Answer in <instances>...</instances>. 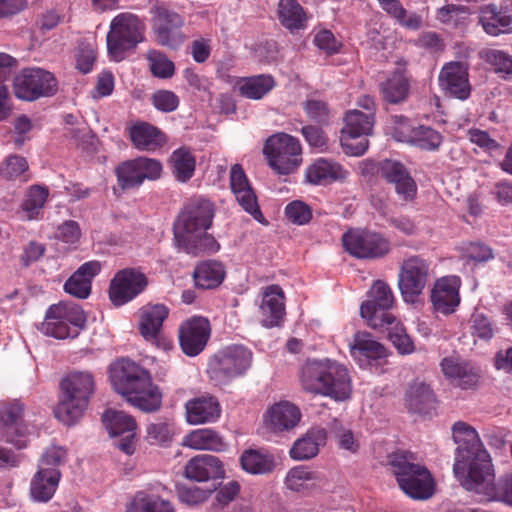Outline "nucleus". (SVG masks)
Wrapping results in <instances>:
<instances>
[{"instance_id":"1","label":"nucleus","mask_w":512,"mask_h":512,"mask_svg":"<svg viewBox=\"0 0 512 512\" xmlns=\"http://www.w3.org/2000/svg\"><path fill=\"white\" fill-rule=\"evenodd\" d=\"M452 436L457 444L453 472L465 488L480 473L487 474L492 460L478 432L471 425L463 421L454 423Z\"/></svg>"},{"instance_id":"2","label":"nucleus","mask_w":512,"mask_h":512,"mask_svg":"<svg viewBox=\"0 0 512 512\" xmlns=\"http://www.w3.org/2000/svg\"><path fill=\"white\" fill-rule=\"evenodd\" d=\"M300 383L309 393L343 401L349 398L352 385L348 369L334 360H308L301 368Z\"/></svg>"},{"instance_id":"3","label":"nucleus","mask_w":512,"mask_h":512,"mask_svg":"<svg viewBox=\"0 0 512 512\" xmlns=\"http://www.w3.org/2000/svg\"><path fill=\"white\" fill-rule=\"evenodd\" d=\"M94 387V377L90 372L69 373L60 383L61 393L54 409L55 417L65 425L77 422L87 409Z\"/></svg>"},{"instance_id":"4","label":"nucleus","mask_w":512,"mask_h":512,"mask_svg":"<svg viewBox=\"0 0 512 512\" xmlns=\"http://www.w3.org/2000/svg\"><path fill=\"white\" fill-rule=\"evenodd\" d=\"M390 464L400 489L408 497L427 500L434 495L436 483L432 474L424 465L414 462L412 454H395Z\"/></svg>"},{"instance_id":"5","label":"nucleus","mask_w":512,"mask_h":512,"mask_svg":"<svg viewBox=\"0 0 512 512\" xmlns=\"http://www.w3.org/2000/svg\"><path fill=\"white\" fill-rule=\"evenodd\" d=\"M214 217L213 203L205 198H197L187 204L174 224V240L178 248L185 252L193 250L192 238L205 232Z\"/></svg>"},{"instance_id":"6","label":"nucleus","mask_w":512,"mask_h":512,"mask_svg":"<svg viewBox=\"0 0 512 512\" xmlns=\"http://www.w3.org/2000/svg\"><path fill=\"white\" fill-rule=\"evenodd\" d=\"M252 352L243 345H229L209 361L207 372L218 384H225L244 375L252 364Z\"/></svg>"},{"instance_id":"7","label":"nucleus","mask_w":512,"mask_h":512,"mask_svg":"<svg viewBox=\"0 0 512 512\" xmlns=\"http://www.w3.org/2000/svg\"><path fill=\"white\" fill-rule=\"evenodd\" d=\"M143 31V23L134 14L121 13L115 16L107 34V49L111 59L121 61L127 50L143 41Z\"/></svg>"},{"instance_id":"8","label":"nucleus","mask_w":512,"mask_h":512,"mask_svg":"<svg viewBox=\"0 0 512 512\" xmlns=\"http://www.w3.org/2000/svg\"><path fill=\"white\" fill-rule=\"evenodd\" d=\"M85 323L86 316L79 305L57 304L48 309L40 329L57 339L75 338Z\"/></svg>"},{"instance_id":"9","label":"nucleus","mask_w":512,"mask_h":512,"mask_svg":"<svg viewBox=\"0 0 512 512\" xmlns=\"http://www.w3.org/2000/svg\"><path fill=\"white\" fill-rule=\"evenodd\" d=\"M301 152L299 140L286 133L270 136L263 148L269 166L281 175H288L298 168L302 161Z\"/></svg>"},{"instance_id":"10","label":"nucleus","mask_w":512,"mask_h":512,"mask_svg":"<svg viewBox=\"0 0 512 512\" xmlns=\"http://www.w3.org/2000/svg\"><path fill=\"white\" fill-rule=\"evenodd\" d=\"M394 295L387 283L377 280L368 292V298L360 306L361 317L375 330H383L385 323L396 318L391 312Z\"/></svg>"},{"instance_id":"11","label":"nucleus","mask_w":512,"mask_h":512,"mask_svg":"<svg viewBox=\"0 0 512 512\" xmlns=\"http://www.w3.org/2000/svg\"><path fill=\"white\" fill-rule=\"evenodd\" d=\"M14 94L24 101H35L42 97H51L58 90L55 76L42 68L21 70L13 81Z\"/></svg>"},{"instance_id":"12","label":"nucleus","mask_w":512,"mask_h":512,"mask_svg":"<svg viewBox=\"0 0 512 512\" xmlns=\"http://www.w3.org/2000/svg\"><path fill=\"white\" fill-rule=\"evenodd\" d=\"M344 127L341 131V145L346 154L361 156L368 148L367 136L371 134L374 125L372 115L360 110L346 113Z\"/></svg>"},{"instance_id":"13","label":"nucleus","mask_w":512,"mask_h":512,"mask_svg":"<svg viewBox=\"0 0 512 512\" xmlns=\"http://www.w3.org/2000/svg\"><path fill=\"white\" fill-rule=\"evenodd\" d=\"M430 273V264L420 256L405 259L398 275V286L406 303H415L422 294Z\"/></svg>"},{"instance_id":"14","label":"nucleus","mask_w":512,"mask_h":512,"mask_svg":"<svg viewBox=\"0 0 512 512\" xmlns=\"http://www.w3.org/2000/svg\"><path fill=\"white\" fill-rule=\"evenodd\" d=\"M345 250L359 259H375L390 251V244L381 234L362 229L348 230L342 236Z\"/></svg>"},{"instance_id":"15","label":"nucleus","mask_w":512,"mask_h":512,"mask_svg":"<svg viewBox=\"0 0 512 512\" xmlns=\"http://www.w3.org/2000/svg\"><path fill=\"white\" fill-rule=\"evenodd\" d=\"M102 421L109 435L114 438V445L127 455L135 451L137 423L133 416L115 409H107Z\"/></svg>"},{"instance_id":"16","label":"nucleus","mask_w":512,"mask_h":512,"mask_svg":"<svg viewBox=\"0 0 512 512\" xmlns=\"http://www.w3.org/2000/svg\"><path fill=\"white\" fill-rule=\"evenodd\" d=\"M493 465L489 466L487 474L480 473L465 489L481 495L488 501L503 502L512 507V474H506L494 481Z\"/></svg>"},{"instance_id":"17","label":"nucleus","mask_w":512,"mask_h":512,"mask_svg":"<svg viewBox=\"0 0 512 512\" xmlns=\"http://www.w3.org/2000/svg\"><path fill=\"white\" fill-rule=\"evenodd\" d=\"M183 25L184 19L180 14L163 6L155 8L152 29L158 44L179 47L185 40Z\"/></svg>"},{"instance_id":"18","label":"nucleus","mask_w":512,"mask_h":512,"mask_svg":"<svg viewBox=\"0 0 512 512\" xmlns=\"http://www.w3.org/2000/svg\"><path fill=\"white\" fill-rule=\"evenodd\" d=\"M147 284L144 273L135 268H125L111 280L109 297L114 305H124L142 293Z\"/></svg>"},{"instance_id":"19","label":"nucleus","mask_w":512,"mask_h":512,"mask_svg":"<svg viewBox=\"0 0 512 512\" xmlns=\"http://www.w3.org/2000/svg\"><path fill=\"white\" fill-rule=\"evenodd\" d=\"M284 485L288 490L303 495L333 492L332 485L324 473L304 465L291 468L286 474Z\"/></svg>"},{"instance_id":"20","label":"nucleus","mask_w":512,"mask_h":512,"mask_svg":"<svg viewBox=\"0 0 512 512\" xmlns=\"http://www.w3.org/2000/svg\"><path fill=\"white\" fill-rule=\"evenodd\" d=\"M109 377L114 390L124 397L139 384L150 379L151 375L136 362L122 358L110 366Z\"/></svg>"},{"instance_id":"21","label":"nucleus","mask_w":512,"mask_h":512,"mask_svg":"<svg viewBox=\"0 0 512 512\" xmlns=\"http://www.w3.org/2000/svg\"><path fill=\"white\" fill-rule=\"evenodd\" d=\"M440 89L445 95L466 100L471 94L468 65L460 61L445 63L438 76Z\"/></svg>"},{"instance_id":"22","label":"nucleus","mask_w":512,"mask_h":512,"mask_svg":"<svg viewBox=\"0 0 512 512\" xmlns=\"http://www.w3.org/2000/svg\"><path fill=\"white\" fill-rule=\"evenodd\" d=\"M350 353L363 369L382 366L388 356L385 346L366 332H358L355 335L353 343L350 344Z\"/></svg>"},{"instance_id":"23","label":"nucleus","mask_w":512,"mask_h":512,"mask_svg":"<svg viewBox=\"0 0 512 512\" xmlns=\"http://www.w3.org/2000/svg\"><path fill=\"white\" fill-rule=\"evenodd\" d=\"M210 334L211 326L206 318L197 316L186 320L179 328L182 351L187 356H197L206 347Z\"/></svg>"},{"instance_id":"24","label":"nucleus","mask_w":512,"mask_h":512,"mask_svg":"<svg viewBox=\"0 0 512 512\" xmlns=\"http://www.w3.org/2000/svg\"><path fill=\"white\" fill-rule=\"evenodd\" d=\"M461 279L458 276L450 275L438 279L430 295V300L436 312L443 315H450L460 305Z\"/></svg>"},{"instance_id":"25","label":"nucleus","mask_w":512,"mask_h":512,"mask_svg":"<svg viewBox=\"0 0 512 512\" xmlns=\"http://www.w3.org/2000/svg\"><path fill=\"white\" fill-rule=\"evenodd\" d=\"M379 171L383 178L395 186L400 200L408 202L415 198L417 185L401 162L391 159L383 160Z\"/></svg>"},{"instance_id":"26","label":"nucleus","mask_w":512,"mask_h":512,"mask_svg":"<svg viewBox=\"0 0 512 512\" xmlns=\"http://www.w3.org/2000/svg\"><path fill=\"white\" fill-rule=\"evenodd\" d=\"M23 405L15 401L0 407V432L6 441L18 449L27 446V438L22 426Z\"/></svg>"},{"instance_id":"27","label":"nucleus","mask_w":512,"mask_h":512,"mask_svg":"<svg viewBox=\"0 0 512 512\" xmlns=\"http://www.w3.org/2000/svg\"><path fill=\"white\" fill-rule=\"evenodd\" d=\"M230 186L239 205L247 213L251 214L255 220L263 223L264 217L258 206L256 195L249 184L243 168L239 164H235L231 168Z\"/></svg>"},{"instance_id":"28","label":"nucleus","mask_w":512,"mask_h":512,"mask_svg":"<svg viewBox=\"0 0 512 512\" xmlns=\"http://www.w3.org/2000/svg\"><path fill=\"white\" fill-rule=\"evenodd\" d=\"M261 324L266 328L279 326L285 316V295L279 285L264 288L259 307Z\"/></svg>"},{"instance_id":"29","label":"nucleus","mask_w":512,"mask_h":512,"mask_svg":"<svg viewBox=\"0 0 512 512\" xmlns=\"http://www.w3.org/2000/svg\"><path fill=\"white\" fill-rule=\"evenodd\" d=\"M186 478L196 482H207L221 479L225 476V469L221 460L210 454H201L193 457L185 466Z\"/></svg>"},{"instance_id":"30","label":"nucleus","mask_w":512,"mask_h":512,"mask_svg":"<svg viewBox=\"0 0 512 512\" xmlns=\"http://www.w3.org/2000/svg\"><path fill=\"white\" fill-rule=\"evenodd\" d=\"M185 415L190 425L214 423L221 415V407L215 397L201 396L186 402Z\"/></svg>"},{"instance_id":"31","label":"nucleus","mask_w":512,"mask_h":512,"mask_svg":"<svg viewBox=\"0 0 512 512\" xmlns=\"http://www.w3.org/2000/svg\"><path fill=\"white\" fill-rule=\"evenodd\" d=\"M347 171L336 161L328 158H317L305 171L307 181L314 185H327L346 178Z\"/></svg>"},{"instance_id":"32","label":"nucleus","mask_w":512,"mask_h":512,"mask_svg":"<svg viewBox=\"0 0 512 512\" xmlns=\"http://www.w3.org/2000/svg\"><path fill=\"white\" fill-rule=\"evenodd\" d=\"M101 268L97 260L83 263L65 282V292L80 299L87 298L91 293L92 279L99 274Z\"/></svg>"},{"instance_id":"33","label":"nucleus","mask_w":512,"mask_h":512,"mask_svg":"<svg viewBox=\"0 0 512 512\" xmlns=\"http://www.w3.org/2000/svg\"><path fill=\"white\" fill-rule=\"evenodd\" d=\"M169 309L163 304H149L140 309L139 331L145 340L157 343Z\"/></svg>"},{"instance_id":"34","label":"nucleus","mask_w":512,"mask_h":512,"mask_svg":"<svg viewBox=\"0 0 512 512\" xmlns=\"http://www.w3.org/2000/svg\"><path fill=\"white\" fill-rule=\"evenodd\" d=\"M61 473L52 467L39 468L30 483V496L34 502L46 503L55 494Z\"/></svg>"},{"instance_id":"35","label":"nucleus","mask_w":512,"mask_h":512,"mask_svg":"<svg viewBox=\"0 0 512 512\" xmlns=\"http://www.w3.org/2000/svg\"><path fill=\"white\" fill-rule=\"evenodd\" d=\"M129 137L134 147L141 151L152 152L166 143L164 133L147 122H136L129 127Z\"/></svg>"},{"instance_id":"36","label":"nucleus","mask_w":512,"mask_h":512,"mask_svg":"<svg viewBox=\"0 0 512 512\" xmlns=\"http://www.w3.org/2000/svg\"><path fill=\"white\" fill-rule=\"evenodd\" d=\"M301 419L300 409L289 401H280L266 412L265 421L275 431L293 429Z\"/></svg>"},{"instance_id":"37","label":"nucleus","mask_w":512,"mask_h":512,"mask_svg":"<svg viewBox=\"0 0 512 512\" xmlns=\"http://www.w3.org/2000/svg\"><path fill=\"white\" fill-rule=\"evenodd\" d=\"M133 407L151 413L160 409L162 405V393L157 385L148 379L124 396Z\"/></svg>"},{"instance_id":"38","label":"nucleus","mask_w":512,"mask_h":512,"mask_svg":"<svg viewBox=\"0 0 512 512\" xmlns=\"http://www.w3.org/2000/svg\"><path fill=\"white\" fill-rule=\"evenodd\" d=\"M394 137L397 141L409 143L426 151L438 150L444 139L439 131L424 125L413 127L407 132L396 131Z\"/></svg>"},{"instance_id":"39","label":"nucleus","mask_w":512,"mask_h":512,"mask_svg":"<svg viewBox=\"0 0 512 512\" xmlns=\"http://www.w3.org/2000/svg\"><path fill=\"white\" fill-rule=\"evenodd\" d=\"M479 22L484 31L491 36L512 32V12L507 8H498L494 4L481 8Z\"/></svg>"},{"instance_id":"40","label":"nucleus","mask_w":512,"mask_h":512,"mask_svg":"<svg viewBox=\"0 0 512 512\" xmlns=\"http://www.w3.org/2000/svg\"><path fill=\"white\" fill-rule=\"evenodd\" d=\"M440 367L447 379L462 388L471 387L477 382L478 377L473 368L457 356L443 358Z\"/></svg>"},{"instance_id":"41","label":"nucleus","mask_w":512,"mask_h":512,"mask_svg":"<svg viewBox=\"0 0 512 512\" xmlns=\"http://www.w3.org/2000/svg\"><path fill=\"white\" fill-rule=\"evenodd\" d=\"M182 445L193 450H209L223 452L227 443L223 437L211 428H200L189 432L183 437Z\"/></svg>"},{"instance_id":"42","label":"nucleus","mask_w":512,"mask_h":512,"mask_svg":"<svg viewBox=\"0 0 512 512\" xmlns=\"http://www.w3.org/2000/svg\"><path fill=\"white\" fill-rule=\"evenodd\" d=\"M242 469L251 475H264L271 473L276 466L275 458L265 448H249L240 456Z\"/></svg>"},{"instance_id":"43","label":"nucleus","mask_w":512,"mask_h":512,"mask_svg":"<svg viewBox=\"0 0 512 512\" xmlns=\"http://www.w3.org/2000/svg\"><path fill=\"white\" fill-rule=\"evenodd\" d=\"M277 17L281 25L290 31L303 29L307 20L306 13L297 0H279Z\"/></svg>"},{"instance_id":"44","label":"nucleus","mask_w":512,"mask_h":512,"mask_svg":"<svg viewBox=\"0 0 512 512\" xmlns=\"http://www.w3.org/2000/svg\"><path fill=\"white\" fill-rule=\"evenodd\" d=\"M172 174L178 182L186 183L194 175L196 158L193 152L187 147H180L174 150L170 156Z\"/></svg>"},{"instance_id":"45","label":"nucleus","mask_w":512,"mask_h":512,"mask_svg":"<svg viewBox=\"0 0 512 512\" xmlns=\"http://www.w3.org/2000/svg\"><path fill=\"white\" fill-rule=\"evenodd\" d=\"M275 86V80L271 75L260 74L241 78L237 82L240 94L246 98L259 100L267 95Z\"/></svg>"},{"instance_id":"46","label":"nucleus","mask_w":512,"mask_h":512,"mask_svg":"<svg viewBox=\"0 0 512 512\" xmlns=\"http://www.w3.org/2000/svg\"><path fill=\"white\" fill-rule=\"evenodd\" d=\"M193 276L197 287L212 289L222 283L225 271L220 262L210 260L198 264L194 270Z\"/></svg>"},{"instance_id":"47","label":"nucleus","mask_w":512,"mask_h":512,"mask_svg":"<svg viewBox=\"0 0 512 512\" xmlns=\"http://www.w3.org/2000/svg\"><path fill=\"white\" fill-rule=\"evenodd\" d=\"M325 440L323 430L308 431L302 438L296 440L290 449V456L294 460H308L318 454L320 443Z\"/></svg>"},{"instance_id":"48","label":"nucleus","mask_w":512,"mask_h":512,"mask_svg":"<svg viewBox=\"0 0 512 512\" xmlns=\"http://www.w3.org/2000/svg\"><path fill=\"white\" fill-rule=\"evenodd\" d=\"M406 402L410 411L423 413L434 402V395L429 385L423 382H414L406 393Z\"/></svg>"},{"instance_id":"49","label":"nucleus","mask_w":512,"mask_h":512,"mask_svg":"<svg viewBox=\"0 0 512 512\" xmlns=\"http://www.w3.org/2000/svg\"><path fill=\"white\" fill-rule=\"evenodd\" d=\"M126 512H175L172 503L158 495L140 492Z\"/></svg>"},{"instance_id":"50","label":"nucleus","mask_w":512,"mask_h":512,"mask_svg":"<svg viewBox=\"0 0 512 512\" xmlns=\"http://www.w3.org/2000/svg\"><path fill=\"white\" fill-rule=\"evenodd\" d=\"M390 319L391 321L383 326V330L379 331L387 333L389 340L400 354L412 353L414 351V344L403 324L397 317Z\"/></svg>"},{"instance_id":"51","label":"nucleus","mask_w":512,"mask_h":512,"mask_svg":"<svg viewBox=\"0 0 512 512\" xmlns=\"http://www.w3.org/2000/svg\"><path fill=\"white\" fill-rule=\"evenodd\" d=\"M49 196V189L43 185L35 184L28 188L21 208L28 219H35L41 213Z\"/></svg>"},{"instance_id":"52","label":"nucleus","mask_w":512,"mask_h":512,"mask_svg":"<svg viewBox=\"0 0 512 512\" xmlns=\"http://www.w3.org/2000/svg\"><path fill=\"white\" fill-rule=\"evenodd\" d=\"M409 91V83L406 77L396 72L381 84V92L384 99L392 104H397L406 99Z\"/></svg>"},{"instance_id":"53","label":"nucleus","mask_w":512,"mask_h":512,"mask_svg":"<svg viewBox=\"0 0 512 512\" xmlns=\"http://www.w3.org/2000/svg\"><path fill=\"white\" fill-rule=\"evenodd\" d=\"M174 424L168 419H156L146 425V439L150 444H166L172 440Z\"/></svg>"},{"instance_id":"54","label":"nucleus","mask_w":512,"mask_h":512,"mask_svg":"<svg viewBox=\"0 0 512 512\" xmlns=\"http://www.w3.org/2000/svg\"><path fill=\"white\" fill-rule=\"evenodd\" d=\"M118 184L122 189H131L143 183L136 160L122 163L116 169Z\"/></svg>"},{"instance_id":"55","label":"nucleus","mask_w":512,"mask_h":512,"mask_svg":"<svg viewBox=\"0 0 512 512\" xmlns=\"http://www.w3.org/2000/svg\"><path fill=\"white\" fill-rule=\"evenodd\" d=\"M147 59L152 74L158 78L167 79L173 76L175 67L171 60L162 52L152 50L148 52Z\"/></svg>"},{"instance_id":"56","label":"nucleus","mask_w":512,"mask_h":512,"mask_svg":"<svg viewBox=\"0 0 512 512\" xmlns=\"http://www.w3.org/2000/svg\"><path fill=\"white\" fill-rule=\"evenodd\" d=\"M29 166L26 159L19 155H9L0 164V176L7 180L20 178Z\"/></svg>"},{"instance_id":"57","label":"nucleus","mask_w":512,"mask_h":512,"mask_svg":"<svg viewBox=\"0 0 512 512\" xmlns=\"http://www.w3.org/2000/svg\"><path fill=\"white\" fill-rule=\"evenodd\" d=\"M177 493L182 503L188 506H197L210 497L212 490L196 485H182L178 487Z\"/></svg>"},{"instance_id":"58","label":"nucleus","mask_w":512,"mask_h":512,"mask_svg":"<svg viewBox=\"0 0 512 512\" xmlns=\"http://www.w3.org/2000/svg\"><path fill=\"white\" fill-rule=\"evenodd\" d=\"M469 14V10L464 5L446 4L439 8L436 18L445 24L457 25Z\"/></svg>"},{"instance_id":"59","label":"nucleus","mask_w":512,"mask_h":512,"mask_svg":"<svg viewBox=\"0 0 512 512\" xmlns=\"http://www.w3.org/2000/svg\"><path fill=\"white\" fill-rule=\"evenodd\" d=\"M484 59L495 67L496 72L512 76V58L504 51L489 49L485 51Z\"/></svg>"},{"instance_id":"60","label":"nucleus","mask_w":512,"mask_h":512,"mask_svg":"<svg viewBox=\"0 0 512 512\" xmlns=\"http://www.w3.org/2000/svg\"><path fill=\"white\" fill-rule=\"evenodd\" d=\"M285 214L291 222L298 225H304L312 218L310 207L299 200L289 203L285 208Z\"/></svg>"},{"instance_id":"61","label":"nucleus","mask_w":512,"mask_h":512,"mask_svg":"<svg viewBox=\"0 0 512 512\" xmlns=\"http://www.w3.org/2000/svg\"><path fill=\"white\" fill-rule=\"evenodd\" d=\"M179 97L170 90H158L152 96L154 107L162 112L175 111L179 106Z\"/></svg>"},{"instance_id":"62","label":"nucleus","mask_w":512,"mask_h":512,"mask_svg":"<svg viewBox=\"0 0 512 512\" xmlns=\"http://www.w3.org/2000/svg\"><path fill=\"white\" fill-rule=\"evenodd\" d=\"M135 160L143 181L160 178L163 167L159 160L147 157H138Z\"/></svg>"},{"instance_id":"63","label":"nucleus","mask_w":512,"mask_h":512,"mask_svg":"<svg viewBox=\"0 0 512 512\" xmlns=\"http://www.w3.org/2000/svg\"><path fill=\"white\" fill-rule=\"evenodd\" d=\"M471 332L473 336L482 340H489L493 337L494 329L488 317L481 313L472 316Z\"/></svg>"},{"instance_id":"64","label":"nucleus","mask_w":512,"mask_h":512,"mask_svg":"<svg viewBox=\"0 0 512 512\" xmlns=\"http://www.w3.org/2000/svg\"><path fill=\"white\" fill-rule=\"evenodd\" d=\"M491 195L500 206L512 208V181L496 182L491 190Z\"/></svg>"}]
</instances>
